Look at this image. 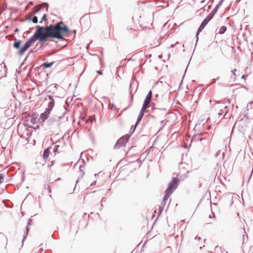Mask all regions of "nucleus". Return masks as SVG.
Wrapping results in <instances>:
<instances>
[{
    "label": "nucleus",
    "mask_w": 253,
    "mask_h": 253,
    "mask_svg": "<svg viewBox=\"0 0 253 253\" xmlns=\"http://www.w3.org/2000/svg\"><path fill=\"white\" fill-rule=\"evenodd\" d=\"M40 30L42 37V41L46 42L49 38H55L60 40H64V36L70 32L66 25L62 26H53L50 24L46 27L40 26Z\"/></svg>",
    "instance_id": "obj_1"
},
{
    "label": "nucleus",
    "mask_w": 253,
    "mask_h": 253,
    "mask_svg": "<svg viewBox=\"0 0 253 253\" xmlns=\"http://www.w3.org/2000/svg\"><path fill=\"white\" fill-rule=\"evenodd\" d=\"M37 30L34 35L30 38L25 42L23 46L17 52V54L21 56L25 51L34 43L37 40H39L41 42H44V41H42L41 38L42 37L40 30V26H36Z\"/></svg>",
    "instance_id": "obj_2"
},
{
    "label": "nucleus",
    "mask_w": 253,
    "mask_h": 253,
    "mask_svg": "<svg viewBox=\"0 0 253 253\" xmlns=\"http://www.w3.org/2000/svg\"><path fill=\"white\" fill-rule=\"evenodd\" d=\"M66 112H64L62 115H54L51 116L49 119L46 122L48 126H49L50 128H52L53 126L57 127L59 126L61 124L60 120H63L64 122H65L67 120V117L64 118V116Z\"/></svg>",
    "instance_id": "obj_3"
},
{
    "label": "nucleus",
    "mask_w": 253,
    "mask_h": 253,
    "mask_svg": "<svg viewBox=\"0 0 253 253\" xmlns=\"http://www.w3.org/2000/svg\"><path fill=\"white\" fill-rule=\"evenodd\" d=\"M47 97L48 98L50 101L48 103V108H46L45 111L42 113L40 116V120L42 121V123L45 122V120L49 117L50 112L54 106V96L49 95H47Z\"/></svg>",
    "instance_id": "obj_4"
},
{
    "label": "nucleus",
    "mask_w": 253,
    "mask_h": 253,
    "mask_svg": "<svg viewBox=\"0 0 253 253\" xmlns=\"http://www.w3.org/2000/svg\"><path fill=\"white\" fill-rule=\"evenodd\" d=\"M216 13V11L213 9L202 22L196 33V36L197 38V42L198 41V36L200 33L203 30V29L205 27V26L207 25L208 22L212 18V17L214 16Z\"/></svg>",
    "instance_id": "obj_5"
},
{
    "label": "nucleus",
    "mask_w": 253,
    "mask_h": 253,
    "mask_svg": "<svg viewBox=\"0 0 253 253\" xmlns=\"http://www.w3.org/2000/svg\"><path fill=\"white\" fill-rule=\"evenodd\" d=\"M179 180L177 178H173L169 184L168 188L166 191L167 197H170L174 191L177 188Z\"/></svg>",
    "instance_id": "obj_6"
},
{
    "label": "nucleus",
    "mask_w": 253,
    "mask_h": 253,
    "mask_svg": "<svg viewBox=\"0 0 253 253\" xmlns=\"http://www.w3.org/2000/svg\"><path fill=\"white\" fill-rule=\"evenodd\" d=\"M129 137L130 135L129 134H126L122 136L117 140L114 146V148L119 149L122 147L124 146L125 144L127 142Z\"/></svg>",
    "instance_id": "obj_7"
},
{
    "label": "nucleus",
    "mask_w": 253,
    "mask_h": 253,
    "mask_svg": "<svg viewBox=\"0 0 253 253\" xmlns=\"http://www.w3.org/2000/svg\"><path fill=\"white\" fill-rule=\"evenodd\" d=\"M152 90H150L148 92V93L144 101V102H143V105H142V107L141 108L146 109L147 108H148L150 107L149 104H150V101L152 99Z\"/></svg>",
    "instance_id": "obj_8"
},
{
    "label": "nucleus",
    "mask_w": 253,
    "mask_h": 253,
    "mask_svg": "<svg viewBox=\"0 0 253 253\" xmlns=\"http://www.w3.org/2000/svg\"><path fill=\"white\" fill-rule=\"evenodd\" d=\"M43 6H46V10L47 11L48 8V4L47 2H44L42 4H39L37 6L34 7L33 8V12L35 13L38 12L41 10V7Z\"/></svg>",
    "instance_id": "obj_9"
},
{
    "label": "nucleus",
    "mask_w": 253,
    "mask_h": 253,
    "mask_svg": "<svg viewBox=\"0 0 253 253\" xmlns=\"http://www.w3.org/2000/svg\"><path fill=\"white\" fill-rule=\"evenodd\" d=\"M167 195L165 194L164 199H163V200L161 203V205L160 207V209L161 210V212L162 211L163 208L165 206L168 199L169 198V197H168V196L167 197Z\"/></svg>",
    "instance_id": "obj_10"
},
{
    "label": "nucleus",
    "mask_w": 253,
    "mask_h": 253,
    "mask_svg": "<svg viewBox=\"0 0 253 253\" xmlns=\"http://www.w3.org/2000/svg\"><path fill=\"white\" fill-rule=\"evenodd\" d=\"M32 221V219H29L28 220V225H27L26 226V231L25 232V233H24V235H23V239L22 240V243H23L24 240L25 239V238H27V235H28V232H29V227L28 226L30 224V222Z\"/></svg>",
    "instance_id": "obj_11"
},
{
    "label": "nucleus",
    "mask_w": 253,
    "mask_h": 253,
    "mask_svg": "<svg viewBox=\"0 0 253 253\" xmlns=\"http://www.w3.org/2000/svg\"><path fill=\"white\" fill-rule=\"evenodd\" d=\"M22 41L21 40H16L13 44V47L16 49H18L20 47Z\"/></svg>",
    "instance_id": "obj_12"
},
{
    "label": "nucleus",
    "mask_w": 253,
    "mask_h": 253,
    "mask_svg": "<svg viewBox=\"0 0 253 253\" xmlns=\"http://www.w3.org/2000/svg\"><path fill=\"white\" fill-rule=\"evenodd\" d=\"M54 63V61L51 62H46L42 64V66L43 67V69L45 68H48L50 67Z\"/></svg>",
    "instance_id": "obj_13"
},
{
    "label": "nucleus",
    "mask_w": 253,
    "mask_h": 253,
    "mask_svg": "<svg viewBox=\"0 0 253 253\" xmlns=\"http://www.w3.org/2000/svg\"><path fill=\"white\" fill-rule=\"evenodd\" d=\"M50 151L48 149H46L44 150L43 154V158L44 160L46 161V159L48 158L49 155Z\"/></svg>",
    "instance_id": "obj_14"
},
{
    "label": "nucleus",
    "mask_w": 253,
    "mask_h": 253,
    "mask_svg": "<svg viewBox=\"0 0 253 253\" xmlns=\"http://www.w3.org/2000/svg\"><path fill=\"white\" fill-rule=\"evenodd\" d=\"M166 111V109H155V111L160 112V113H162L163 115V116H164L163 118H166V114L165 113H164Z\"/></svg>",
    "instance_id": "obj_15"
},
{
    "label": "nucleus",
    "mask_w": 253,
    "mask_h": 253,
    "mask_svg": "<svg viewBox=\"0 0 253 253\" xmlns=\"http://www.w3.org/2000/svg\"><path fill=\"white\" fill-rule=\"evenodd\" d=\"M28 20L29 21H32V22L34 23H37L38 22V17L36 16H34L32 18V17H29V18H28Z\"/></svg>",
    "instance_id": "obj_16"
},
{
    "label": "nucleus",
    "mask_w": 253,
    "mask_h": 253,
    "mask_svg": "<svg viewBox=\"0 0 253 253\" xmlns=\"http://www.w3.org/2000/svg\"><path fill=\"white\" fill-rule=\"evenodd\" d=\"M224 0H221L219 1L218 4L215 6V7L213 9L216 12L217 11L219 7L222 5L223 1Z\"/></svg>",
    "instance_id": "obj_17"
},
{
    "label": "nucleus",
    "mask_w": 253,
    "mask_h": 253,
    "mask_svg": "<svg viewBox=\"0 0 253 253\" xmlns=\"http://www.w3.org/2000/svg\"><path fill=\"white\" fill-rule=\"evenodd\" d=\"M226 30H227L226 27H225L224 26H222L219 29V34H224L226 32Z\"/></svg>",
    "instance_id": "obj_18"
},
{
    "label": "nucleus",
    "mask_w": 253,
    "mask_h": 253,
    "mask_svg": "<svg viewBox=\"0 0 253 253\" xmlns=\"http://www.w3.org/2000/svg\"><path fill=\"white\" fill-rule=\"evenodd\" d=\"M145 110H146V109L141 108V109L140 111L139 114V116L140 117V118H143Z\"/></svg>",
    "instance_id": "obj_19"
},
{
    "label": "nucleus",
    "mask_w": 253,
    "mask_h": 253,
    "mask_svg": "<svg viewBox=\"0 0 253 253\" xmlns=\"http://www.w3.org/2000/svg\"><path fill=\"white\" fill-rule=\"evenodd\" d=\"M63 25H65L64 23L62 22V21H60V22H58L56 23H55V24L54 25H52V26H62Z\"/></svg>",
    "instance_id": "obj_20"
},
{
    "label": "nucleus",
    "mask_w": 253,
    "mask_h": 253,
    "mask_svg": "<svg viewBox=\"0 0 253 253\" xmlns=\"http://www.w3.org/2000/svg\"><path fill=\"white\" fill-rule=\"evenodd\" d=\"M5 175L4 173H0V184L2 183L4 181V177Z\"/></svg>",
    "instance_id": "obj_21"
},
{
    "label": "nucleus",
    "mask_w": 253,
    "mask_h": 253,
    "mask_svg": "<svg viewBox=\"0 0 253 253\" xmlns=\"http://www.w3.org/2000/svg\"><path fill=\"white\" fill-rule=\"evenodd\" d=\"M46 16H46V14H44L42 16V18L41 20L39 22H40V23L42 24V23L43 22V20H46Z\"/></svg>",
    "instance_id": "obj_22"
},
{
    "label": "nucleus",
    "mask_w": 253,
    "mask_h": 253,
    "mask_svg": "<svg viewBox=\"0 0 253 253\" xmlns=\"http://www.w3.org/2000/svg\"><path fill=\"white\" fill-rule=\"evenodd\" d=\"M45 189L48 190L49 192H51V190L49 184H45L44 186Z\"/></svg>",
    "instance_id": "obj_23"
},
{
    "label": "nucleus",
    "mask_w": 253,
    "mask_h": 253,
    "mask_svg": "<svg viewBox=\"0 0 253 253\" xmlns=\"http://www.w3.org/2000/svg\"><path fill=\"white\" fill-rule=\"evenodd\" d=\"M142 119V118H140V117L139 116H138L137 121L135 124V126L140 123V122L141 121Z\"/></svg>",
    "instance_id": "obj_24"
},
{
    "label": "nucleus",
    "mask_w": 253,
    "mask_h": 253,
    "mask_svg": "<svg viewBox=\"0 0 253 253\" xmlns=\"http://www.w3.org/2000/svg\"><path fill=\"white\" fill-rule=\"evenodd\" d=\"M220 154H221V151L220 150H218L216 152V154L215 155V156L217 158V157H219L220 156Z\"/></svg>",
    "instance_id": "obj_25"
},
{
    "label": "nucleus",
    "mask_w": 253,
    "mask_h": 253,
    "mask_svg": "<svg viewBox=\"0 0 253 253\" xmlns=\"http://www.w3.org/2000/svg\"><path fill=\"white\" fill-rule=\"evenodd\" d=\"M83 167V166H81L80 167V170L81 171H83V174H82V176H81V178H82V177H83V175L84 174V171H83V170L82 169V168Z\"/></svg>",
    "instance_id": "obj_26"
},
{
    "label": "nucleus",
    "mask_w": 253,
    "mask_h": 253,
    "mask_svg": "<svg viewBox=\"0 0 253 253\" xmlns=\"http://www.w3.org/2000/svg\"><path fill=\"white\" fill-rule=\"evenodd\" d=\"M59 147V146L56 145L53 149L54 152H57L58 150V148Z\"/></svg>",
    "instance_id": "obj_27"
},
{
    "label": "nucleus",
    "mask_w": 253,
    "mask_h": 253,
    "mask_svg": "<svg viewBox=\"0 0 253 253\" xmlns=\"http://www.w3.org/2000/svg\"><path fill=\"white\" fill-rule=\"evenodd\" d=\"M236 69H234V70H232L231 72H232L233 74L234 75V76H235V79H236V77L237 76V75L236 74Z\"/></svg>",
    "instance_id": "obj_28"
},
{
    "label": "nucleus",
    "mask_w": 253,
    "mask_h": 253,
    "mask_svg": "<svg viewBox=\"0 0 253 253\" xmlns=\"http://www.w3.org/2000/svg\"><path fill=\"white\" fill-rule=\"evenodd\" d=\"M1 236V238L2 239H3L4 240H5L6 243L7 244V240L6 237L4 235H3V234H2Z\"/></svg>",
    "instance_id": "obj_29"
},
{
    "label": "nucleus",
    "mask_w": 253,
    "mask_h": 253,
    "mask_svg": "<svg viewBox=\"0 0 253 253\" xmlns=\"http://www.w3.org/2000/svg\"><path fill=\"white\" fill-rule=\"evenodd\" d=\"M228 110H227L226 111V112H225V115H224V117H223V118H225V119H227L228 118V116H227V113H228Z\"/></svg>",
    "instance_id": "obj_30"
},
{
    "label": "nucleus",
    "mask_w": 253,
    "mask_h": 253,
    "mask_svg": "<svg viewBox=\"0 0 253 253\" xmlns=\"http://www.w3.org/2000/svg\"><path fill=\"white\" fill-rule=\"evenodd\" d=\"M79 181H80V177H79L78 179L76 181V185H75V187L74 188V190L76 188V185L79 183Z\"/></svg>",
    "instance_id": "obj_31"
},
{
    "label": "nucleus",
    "mask_w": 253,
    "mask_h": 253,
    "mask_svg": "<svg viewBox=\"0 0 253 253\" xmlns=\"http://www.w3.org/2000/svg\"><path fill=\"white\" fill-rule=\"evenodd\" d=\"M223 112L222 110H221L220 111V112L218 113V115H219V116H221V115H222V114H223Z\"/></svg>",
    "instance_id": "obj_32"
},
{
    "label": "nucleus",
    "mask_w": 253,
    "mask_h": 253,
    "mask_svg": "<svg viewBox=\"0 0 253 253\" xmlns=\"http://www.w3.org/2000/svg\"><path fill=\"white\" fill-rule=\"evenodd\" d=\"M96 183V181H93L91 184H90V186H93V185H95Z\"/></svg>",
    "instance_id": "obj_33"
},
{
    "label": "nucleus",
    "mask_w": 253,
    "mask_h": 253,
    "mask_svg": "<svg viewBox=\"0 0 253 253\" xmlns=\"http://www.w3.org/2000/svg\"><path fill=\"white\" fill-rule=\"evenodd\" d=\"M69 33H76V30H74L73 31H70V32Z\"/></svg>",
    "instance_id": "obj_34"
},
{
    "label": "nucleus",
    "mask_w": 253,
    "mask_h": 253,
    "mask_svg": "<svg viewBox=\"0 0 253 253\" xmlns=\"http://www.w3.org/2000/svg\"><path fill=\"white\" fill-rule=\"evenodd\" d=\"M96 73H99L100 75H102L103 74L102 72L100 71H96Z\"/></svg>",
    "instance_id": "obj_35"
},
{
    "label": "nucleus",
    "mask_w": 253,
    "mask_h": 253,
    "mask_svg": "<svg viewBox=\"0 0 253 253\" xmlns=\"http://www.w3.org/2000/svg\"><path fill=\"white\" fill-rule=\"evenodd\" d=\"M161 123L162 124H164V126H165V124H166V122L164 123V120H163V121H161Z\"/></svg>",
    "instance_id": "obj_36"
},
{
    "label": "nucleus",
    "mask_w": 253,
    "mask_h": 253,
    "mask_svg": "<svg viewBox=\"0 0 253 253\" xmlns=\"http://www.w3.org/2000/svg\"><path fill=\"white\" fill-rule=\"evenodd\" d=\"M200 239H201V238H200V237H198V236H197V237H196L195 238V240H199Z\"/></svg>",
    "instance_id": "obj_37"
},
{
    "label": "nucleus",
    "mask_w": 253,
    "mask_h": 253,
    "mask_svg": "<svg viewBox=\"0 0 253 253\" xmlns=\"http://www.w3.org/2000/svg\"><path fill=\"white\" fill-rule=\"evenodd\" d=\"M29 7V5L28 4L26 7H25V10H26L27 9H28V8Z\"/></svg>",
    "instance_id": "obj_38"
},
{
    "label": "nucleus",
    "mask_w": 253,
    "mask_h": 253,
    "mask_svg": "<svg viewBox=\"0 0 253 253\" xmlns=\"http://www.w3.org/2000/svg\"><path fill=\"white\" fill-rule=\"evenodd\" d=\"M33 2H32V1H30V2H29L28 5L30 6V5H32V4H33Z\"/></svg>",
    "instance_id": "obj_39"
},
{
    "label": "nucleus",
    "mask_w": 253,
    "mask_h": 253,
    "mask_svg": "<svg viewBox=\"0 0 253 253\" xmlns=\"http://www.w3.org/2000/svg\"><path fill=\"white\" fill-rule=\"evenodd\" d=\"M18 31H19V29H18V28H16V29H15V30H14V32H18Z\"/></svg>",
    "instance_id": "obj_40"
},
{
    "label": "nucleus",
    "mask_w": 253,
    "mask_h": 253,
    "mask_svg": "<svg viewBox=\"0 0 253 253\" xmlns=\"http://www.w3.org/2000/svg\"><path fill=\"white\" fill-rule=\"evenodd\" d=\"M211 7V5H209V6H207V9H210Z\"/></svg>",
    "instance_id": "obj_41"
},
{
    "label": "nucleus",
    "mask_w": 253,
    "mask_h": 253,
    "mask_svg": "<svg viewBox=\"0 0 253 253\" xmlns=\"http://www.w3.org/2000/svg\"><path fill=\"white\" fill-rule=\"evenodd\" d=\"M245 77V75H243L241 77V79H244Z\"/></svg>",
    "instance_id": "obj_42"
},
{
    "label": "nucleus",
    "mask_w": 253,
    "mask_h": 253,
    "mask_svg": "<svg viewBox=\"0 0 253 253\" xmlns=\"http://www.w3.org/2000/svg\"><path fill=\"white\" fill-rule=\"evenodd\" d=\"M205 2V0H203L201 1V3H204Z\"/></svg>",
    "instance_id": "obj_43"
},
{
    "label": "nucleus",
    "mask_w": 253,
    "mask_h": 253,
    "mask_svg": "<svg viewBox=\"0 0 253 253\" xmlns=\"http://www.w3.org/2000/svg\"><path fill=\"white\" fill-rule=\"evenodd\" d=\"M224 153H223L222 154L221 158L223 159V158H224Z\"/></svg>",
    "instance_id": "obj_44"
},
{
    "label": "nucleus",
    "mask_w": 253,
    "mask_h": 253,
    "mask_svg": "<svg viewBox=\"0 0 253 253\" xmlns=\"http://www.w3.org/2000/svg\"><path fill=\"white\" fill-rule=\"evenodd\" d=\"M174 44H170V47H172L174 46Z\"/></svg>",
    "instance_id": "obj_45"
},
{
    "label": "nucleus",
    "mask_w": 253,
    "mask_h": 253,
    "mask_svg": "<svg viewBox=\"0 0 253 253\" xmlns=\"http://www.w3.org/2000/svg\"><path fill=\"white\" fill-rule=\"evenodd\" d=\"M112 107H114V104H112Z\"/></svg>",
    "instance_id": "obj_46"
},
{
    "label": "nucleus",
    "mask_w": 253,
    "mask_h": 253,
    "mask_svg": "<svg viewBox=\"0 0 253 253\" xmlns=\"http://www.w3.org/2000/svg\"><path fill=\"white\" fill-rule=\"evenodd\" d=\"M31 52H33V51L32 50H31L30 53H31Z\"/></svg>",
    "instance_id": "obj_47"
},
{
    "label": "nucleus",
    "mask_w": 253,
    "mask_h": 253,
    "mask_svg": "<svg viewBox=\"0 0 253 253\" xmlns=\"http://www.w3.org/2000/svg\"><path fill=\"white\" fill-rule=\"evenodd\" d=\"M227 107H228L227 106H225V107H224V108H225V109H227Z\"/></svg>",
    "instance_id": "obj_48"
},
{
    "label": "nucleus",
    "mask_w": 253,
    "mask_h": 253,
    "mask_svg": "<svg viewBox=\"0 0 253 253\" xmlns=\"http://www.w3.org/2000/svg\"><path fill=\"white\" fill-rule=\"evenodd\" d=\"M102 202H103V201H101V206H103V205H102Z\"/></svg>",
    "instance_id": "obj_49"
},
{
    "label": "nucleus",
    "mask_w": 253,
    "mask_h": 253,
    "mask_svg": "<svg viewBox=\"0 0 253 253\" xmlns=\"http://www.w3.org/2000/svg\"><path fill=\"white\" fill-rule=\"evenodd\" d=\"M82 155H83V153H82L81 154V157H82Z\"/></svg>",
    "instance_id": "obj_50"
},
{
    "label": "nucleus",
    "mask_w": 253,
    "mask_h": 253,
    "mask_svg": "<svg viewBox=\"0 0 253 253\" xmlns=\"http://www.w3.org/2000/svg\"><path fill=\"white\" fill-rule=\"evenodd\" d=\"M197 42H198V41H197V42L196 41V43H195V45H197Z\"/></svg>",
    "instance_id": "obj_51"
}]
</instances>
